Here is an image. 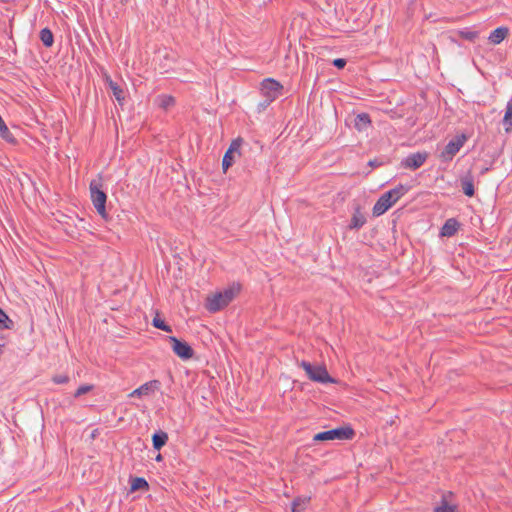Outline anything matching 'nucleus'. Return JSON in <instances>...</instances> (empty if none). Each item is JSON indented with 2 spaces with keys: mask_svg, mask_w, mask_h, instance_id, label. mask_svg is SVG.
Instances as JSON below:
<instances>
[{
  "mask_svg": "<svg viewBox=\"0 0 512 512\" xmlns=\"http://www.w3.org/2000/svg\"><path fill=\"white\" fill-rule=\"evenodd\" d=\"M241 285L239 283H233L223 291L217 292L212 296H208L205 303V308L211 312H218L227 307L236 295L240 292Z\"/></svg>",
  "mask_w": 512,
  "mask_h": 512,
  "instance_id": "obj_1",
  "label": "nucleus"
},
{
  "mask_svg": "<svg viewBox=\"0 0 512 512\" xmlns=\"http://www.w3.org/2000/svg\"><path fill=\"white\" fill-rule=\"evenodd\" d=\"M409 187L403 184L397 185L395 188L382 194L373 206V215L378 217L388 211L402 196L408 191Z\"/></svg>",
  "mask_w": 512,
  "mask_h": 512,
  "instance_id": "obj_2",
  "label": "nucleus"
},
{
  "mask_svg": "<svg viewBox=\"0 0 512 512\" xmlns=\"http://www.w3.org/2000/svg\"><path fill=\"white\" fill-rule=\"evenodd\" d=\"M355 436V431L350 425L337 427L334 429H330L327 431H322L313 436V441L315 443L324 442V441H334V440H351Z\"/></svg>",
  "mask_w": 512,
  "mask_h": 512,
  "instance_id": "obj_3",
  "label": "nucleus"
},
{
  "mask_svg": "<svg viewBox=\"0 0 512 512\" xmlns=\"http://www.w3.org/2000/svg\"><path fill=\"white\" fill-rule=\"evenodd\" d=\"M103 185L100 180H92L89 185L90 189V197L92 203L98 212V214L104 218H108V213L106 211V202H107V194L103 190Z\"/></svg>",
  "mask_w": 512,
  "mask_h": 512,
  "instance_id": "obj_4",
  "label": "nucleus"
},
{
  "mask_svg": "<svg viewBox=\"0 0 512 512\" xmlns=\"http://www.w3.org/2000/svg\"><path fill=\"white\" fill-rule=\"evenodd\" d=\"M299 366L304 369L311 381L321 384L336 382V380L329 375L327 368L324 365H313L308 361L302 360L299 363Z\"/></svg>",
  "mask_w": 512,
  "mask_h": 512,
  "instance_id": "obj_5",
  "label": "nucleus"
},
{
  "mask_svg": "<svg viewBox=\"0 0 512 512\" xmlns=\"http://www.w3.org/2000/svg\"><path fill=\"white\" fill-rule=\"evenodd\" d=\"M468 139L469 136L465 133L457 134L454 138H452L439 155L441 162L447 163L452 161Z\"/></svg>",
  "mask_w": 512,
  "mask_h": 512,
  "instance_id": "obj_6",
  "label": "nucleus"
},
{
  "mask_svg": "<svg viewBox=\"0 0 512 512\" xmlns=\"http://www.w3.org/2000/svg\"><path fill=\"white\" fill-rule=\"evenodd\" d=\"M283 85L273 78H265L260 83V93L264 98L275 101L282 95Z\"/></svg>",
  "mask_w": 512,
  "mask_h": 512,
  "instance_id": "obj_7",
  "label": "nucleus"
},
{
  "mask_svg": "<svg viewBox=\"0 0 512 512\" xmlns=\"http://www.w3.org/2000/svg\"><path fill=\"white\" fill-rule=\"evenodd\" d=\"M168 341L171 344L173 352L181 359L188 360L194 355L193 348L185 340L179 339L175 336H169Z\"/></svg>",
  "mask_w": 512,
  "mask_h": 512,
  "instance_id": "obj_8",
  "label": "nucleus"
},
{
  "mask_svg": "<svg viewBox=\"0 0 512 512\" xmlns=\"http://www.w3.org/2000/svg\"><path fill=\"white\" fill-rule=\"evenodd\" d=\"M243 139L241 137H238L230 143L229 148L225 152L223 159H222V169L223 172L226 173L228 169L234 164L235 162V154L241 155L240 148L242 146Z\"/></svg>",
  "mask_w": 512,
  "mask_h": 512,
  "instance_id": "obj_9",
  "label": "nucleus"
},
{
  "mask_svg": "<svg viewBox=\"0 0 512 512\" xmlns=\"http://www.w3.org/2000/svg\"><path fill=\"white\" fill-rule=\"evenodd\" d=\"M427 158V152L411 153L401 161V166L405 169L417 170L426 162Z\"/></svg>",
  "mask_w": 512,
  "mask_h": 512,
  "instance_id": "obj_10",
  "label": "nucleus"
},
{
  "mask_svg": "<svg viewBox=\"0 0 512 512\" xmlns=\"http://www.w3.org/2000/svg\"><path fill=\"white\" fill-rule=\"evenodd\" d=\"M159 386H160V382L158 380H151V381L144 383L137 389L133 390L128 396L129 397L146 396V395H149L150 393L158 390Z\"/></svg>",
  "mask_w": 512,
  "mask_h": 512,
  "instance_id": "obj_11",
  "label": "nucleus"
},
{
  "mask_svg": "<svg viewBox=\"0 0 512 512\" xmlns=\"http://www.w3.org/2000/svg\"><path fill=\"white\" fill-rule=\"evenodd\" d=\"M459 228V221L456 218H449L445 221L444 225L442 226L440 235L443 237H452L457 233Z\"/></svg>",
  "mask_w": 512,
  "mask_h": 512,
  "instance_id": "obj_12",
  "label": "nucleus"
},
{
  "mask_svg": "<svg viewBox=\"0 0 512 512\" xmlns=\"http://www.w3.org/2000/svg\"><path fill=\"white\" fill-rule=\"evenodd\" d=\"M366 221V216L361 212V208L358 205L354 210L348 227L351 230H358L365 225Z\"/></svg>",
  "mask_w": 512,
  "mask_h": 512,
  "instance_id": "obj_13",
  "label": "nucleus"
},
{
  "mask_svg": "<svg viewBox=\"0 0 512 512\" xmlns=\"http://www.w3.org/2000/svg\"><path fill=\"white\" fill-rule=\"evenodd\" d=\"M106 84L108 88L112 91V94L115 97L116 101L119 103V105H123V102L125 100L124 90L109 76L106 77Z\"/></svg>",
  "mask_w": 512,
  "mask_h": 512,
  "instance_id": "obj_14",
  "label": "nucleus"
},
{
  "mask_svg": "<svg viewBox=\"0 0 512 512\" xmlns=\"http://www.w3.org/2000/svg\"><path fill=\"white\" fill-rule=\"evenodd\" d=\"M460 183L462 191L466 196L473 197L475 195L474 177L471 175L470 172L465 176L461 177Z\"/></svg>",
  "mask_w": 512,
  "mask_h": 512,
  "instance_id": "obj_15",
  "label": "nucleus"
},
{
  "mask_svg": "<svg viewBox=\"0 0 512 512\" xmlns=\"http://www.w3.org/2000/svg\"><path fill=\"white\" fill-rule=\"evenodd\" d=\"M371 125V118L368 113H360L354 117L353 126L358 131H364Z\"/></svg>",
  "mask_w": 512,
  "mask_h": 512,
  "instance_id": "obj_16",
  "label": "nucleus"
},
{
  "mask_svg": "<svg viewBox=\"0 0 512 512\" xmlns=\"http://www.w3.org/2000/svg\"><path fill=\"white\" fill-rule=\"evenodd\" d=\"M509 34V29L507 27L501 26L496 29H494L489 37L488 40L492 44H500Z\"/></svg>",
  "mask_w": 512,
  "mask_h": 512,
  "instance_id": "obj_17",
  "label": "nucleus"
},
{
  "mask_svg": "<svg viewBox=\"0 0 512 512\" xmlns=\"http://www.w3.org/2000/svg\"><path fill=\"white\" fill-rule=\"evenodd\" d=\"M168 441V434L162 430L155 432L152 435V445L155 450H161Z\"/></svg>",
  "mask_w": 512,
  "mask_h": 512,
  "instance_id": "obj_18",
  "label": "nucleus"
},
{
  "mask_svg": "<svg viewBox=\"0 0 512 512\" xmlns=\"http://www.w3.org/2000/svg\"><path fill=\"white\" fill-rule=\"evenodd\" d=\"M433 512H459L456 504H451L447 500V495L444 494L441 497L439 505H437Z\"/></svg>",
  "mask_w": 512,
  "mask_h": 512,
  "instance_id": "obj_19",
  "label": "nucleus"
},
{
  "mask_svg": "<svg viewBox=\"0 0 512 512\" xmlns=\"http://www.w3.org/2000/svg\"><path fill=\"white\" fill-rule=\"evenodd\" d=\"M149 484L143 477H131L130 478V491L136 492L139 490H148Z\"/></svg>",
  "mask_w": 512,
  "mask_h": 512,
  "instance_id": "obj_20",
  "label": "nucleus"
},
{
  "mask_svg": "<svg viewBox=\"0 0 512 512\" xmlns=\"http://www.w3.org/2000/svg\"><path fill=\"white\" fill-rule=\"evenodd\" d=\"M310 497L298 496L292 502V512H305L309 502Z\"/></svg>",
  "mask_w": 512,
  "mask_h": 512,
  "instance_id": "obj_21",
  "label": "nucleus"
},
{
  "mask_svg": "<svg viewBox=\"0 0 512 512\" xmlns=\"http://www.w3.org/2000/svg\"><path fill=\"white\" fill-rule=\"evenodd\" d=\"M40 40L43 45L47 48H50L54 43V35L49 28H43L39 34Z\"/></svg>",
  "mask_w": 512,
  "mask_h": 512,
  "instance_id": "obj_22",
  "label": "nucleus"
},
{
  "mask_svg": "<svg viewBox=\"0 0 512 512\" xmlns=\"http://www.w3.org/2000/svg\"><path fill=\"white\" fill-rule=\"evenodd\" d=\"M13 328L14 322L10 319L8 314L2 308H0V330H11Z\"/></svg>",
  "mask_w": 512,
  "mask_h": 512,
  "instance_id": "obj_23",
  "label": "nucleus"
},
{
  "mask_svg": "<svg viewBox=\"0 0 512 512\" xmlns=\"http://www.w3.org/2000/svg\"><path fill=\"white\" fill-rule=\"evenodd\" d=\"M502 123L505 127V131L507 133L512 131V106L506 105L505 114L502 120Z\"/></svg>",
  "mask_w": 512,
  "mask_h": 512,
  "instance_id": "obj_24",
  "label": "nucleus"
},
{
  "mask_svg": "<svg viewBox=\"0 0 512 512\" xmlns=\"http://www.w3.org/2000/svg\"><path fill=\"white\" fill-rule=\"evenodd\" d=\"M152 325L165 332H172V328L168 325L163 319H161L160 315L157 313L156 316L152 320Z\"/></svg>",
  "mask_w": 512,
  "mask_h": 512,
  "instance_id": "obj_25",
  "label": "nucleus"
},
{
  "mask_svg": "<svg viewBox=\"0 0 512 512\" xmlns=\"http://www.w3.org/2000/svg\"><path fill=\"white\" fill-rule=\"evenodd\" d=\"M175 104V98L170 95H161L159 96V107L167 110L169 107Z\"/></svg>",
  "mask_w": 512,
  "mask_h": 512,
  "instance_id": "obj_26",
  "label": "nucleus"
},
{
  "mask_svg": "<svg viewBox=\"0 0 512 512\" xmlns=\"http://www.w3.org/2000/svg\"><path fill=\"white\" fill-rule=\"evenodd\" d=\"M458 35L462 39L473 42L478 37V32L464 29V30H459Z\"/></svg>",
  "mask_w": 512,
  "mask_h": 512,
  "instance_id": "obj_27",
  "label": "nucleus"
},
{
  "mask_svg": "<svg viewBox=\"0 0 512 512\" xmlns=\"http://www.w3.org/2000/svg\"><path fill=\"white\" fill-rule=\"evenodd\" d=\"M94 388L93 385H90V384H85V385H81L74 393V397L75 398H79L80 396L82 395H85L87 393H89L90 391H92Z\"/></svg>",
  "mask_w": 512,
  "mask_h": 512,
  "instance_id": "obj_28",
  "label": "nucleus"
},
{
  "mask_svg": "<svg viewBox=\"0 0 512 512\" xmlns=\"http://www.w3.org/2000/svg\"><path fill=\"white\" fill-rule=\"evenodd\" d=\"M70 380L69 376L68 375H54L52 377V381L55 383V384H66L68 383Z\"/></svg>",
  "mask_w": 512,
  "mask_h": 512,
  "instance_id": "obj_29",
  "label": "nucleus"
},
{
  "mask_svg": "<svg viewBox=\"0 0 512 512\" xmlns=\"http://www.w3.org/2000/svg\"><path fill=\"white\" fill-rule=\"evenodd\" d=\"M273 101H270L269 98H264L257 105L258 112L264 111Z\"/></svg>",
  "mask_w": 512,
  "mask_h": 512,
  "instance_id": "obj_30",
  "label": "nucleus"
},
{
  "mask_svg": "<svg viewBox=\"0 0 512 512\" xmlns=\"http://www.w3.org/2000/svg\"><path fill=\"white\" fill-rule=\"evenodd\" d=\"M332 64L337 69H343L347 64V61L344 58H336L333 60Z\"/></svg>",
  "mask_w": 512,
  "mask_h": 512,
  "instance_id": "obj_31",
  "label": "nucleus"
},
{
  "mask_svg": "<svg viewBox=\"0 0 512 512\" xmlns=\"http://www.w3.org/2000/svg\"><path fill=\"white\" fill-rule=\"evenodd\" d=\"M384 164V162L381 160V159H378V158H375L373 160H370L368 162V165L372 168H378L380 166H382Z\"/></svg>",
  "mask_w": 512,
  "mask_h": 512,
  "instance_id": "obj_32",
  "label": "nucleus"
},
{
  "mask_svg": "<svg viewBox=\"0 0 512 512\" xmlns=\"http://www.w3.org/2000/svg\"><path fill=\"white\" fill-rule=\"evenodd\" d=\"M488 171H489V167H484V168H482V169H481V171H480V175H481V176H483V175H485Z\"/></svg>",
  "mask_w": 512,
  "mask_h": 512,
  "instance_id": "obj_33",
  "label": "nucleus"
},
{
  "mask_svg": "<svg viewBox=\"0 0 512 512\" xmlns=\"http://www.w3.org/2000/svg\"><path fill=\"white\" fill-rule=\"evenodd\" d=\"M161 460H162V455L158 454L157 457H156V461H161Z\"/></svg>",
  "mask_w": 512,
  "mask_h": 512,
  "instance_id": "obj_34",
  "label": "nucleus"
}]
</instances>
